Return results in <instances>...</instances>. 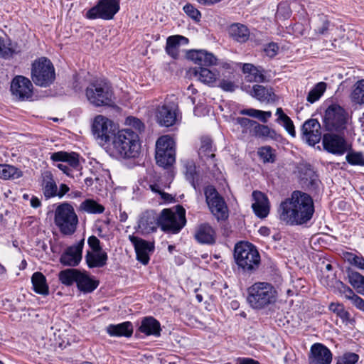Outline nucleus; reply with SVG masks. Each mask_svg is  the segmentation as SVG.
Segmentation results:
<instances>
[{"label":"nucleus","mask_w":364,"mask_h":364,"mask_svg":"<svg viewBox=\"0 0 364 364\" xmlns=\"http://www.w3.org/2000/svg\"><path fill=\"white\" fill-rule=\"evenodd\" d=\"M114 151L123 158L136 157L140 150L139 137L131 129L118 131L112 138Z\"/></svg>","instance_id":"3"},{"label":"nucleus","mask_w":364,"mask_h":364,"mask_svg":"<svg viewBox=\"0 0 364 364\" xmlns=\"http://www.w3.org/2000/svg\"><path fill=\"white\" fill-rule=\"evenodd\" d=\"M346 159L351 165L364 166V156L361 153H349Z\"/></svg>","instance_id":"51"},{"label":"nucleus","mask_w":364,"mask_h":364,"mask_svg":"<svg viewBox=\"0 0 364 364\" xmlns=\"http://www.w3.org/2000/svg\"><path fill=\"white\" fill-rule=\"evenodd\" d=\"M31 77L37 86H50L55 79V68L52 62L46 57L36 59L31 65Z\"/></svg>","instance_id":"7"},{"label":"nucleus","mask_w":364,"mask_h":364,"mask_svg":"<svg viewBox=\"0 0 364 364\" xmlns=\"http://www.w3.org/2000/svg\"><path fill=\"white\" fill-rule=\"evenodd\" d=\"M236 122L238 124H240L242 127L247 129L250 128H252L254 129L255 124H257L256 121L250 119L245 117H237L236 119ZM245 132L247 131L245 130Z\"/></svg>","instance_id":"54"},{"label":"nucleus","mask_w":364,"mask_h":364,"mask_svg":"<svg viewBox=\"0 0 364 364\" xmlns=\"http://www.w3.org/2000/svg\"><path fill=\"white\" fill-rule=\"evenodd\" d=\"M283 127L286 129V131L289 134V135H291L292 137H295L296 131L293 121L291 119H290V121H288V122L284 124Z\"/></svg>","instance_id":"64"},{"label":"nucleus","mask_w":364,"mask_h":364,"mask_svg":"<svg viewBox=\"0 0 364 364\" xmlns=\"http://www.w3.org/2000/svg\"><path fill=\"white\" fill-rule=\"evenodd\" d=\"M204 193L206 203L213 215L218 220L226 219L228 215V208L217 190L213 186H208L205 188Z\"/></svg>","instance_id":"13"},{"label":"nucleus","mask_w":364,"mask_h":364,"mask_svg":"<svg viewBox=\"0 0 364 364\" xmlns=\"http://www.w3.org/2000/svg\"><path fill=\"white\" fill-rule=\"evenodd\" d=\"M344 259L356 268L364 270V257L360 255H355L346 252L343 253Z\"/></svg>","instance_id":"45"},{"label":"nucleus","mask_w":364,"mask_h":364,"mask_svg":"<svg viewBox=\"0 0 364 364\" xmlns=\"http://www.w3.org/2000/svg\"><path fill=\"white\" fill-rule=\"evenodd\" d=\"M218 86L226 92H233L237 87L233 82L227 80H220Z\"/></svg>","instance_id":"58"},{"label":"nucleus","mask_w":364,"mask_h":364,"mask_svg":"<svg viewBox=\"0 0 364 364\" xmlns=\"http://www.w3.org/2000/svg\"><path fill=\"white\" fill-rule=\"evenodd\" d=\"M120 0H99L97 4L85 14L88 19L111 20L120 9Z\"/></svg>","instance_id":"11"},{"label":"nucleus","mask_w":364,"mask_h":364,"mask_svg":"<svg viewBox=\"0 0 364 364\" xmlns=\"http://www.w3.org/2000/svg\"><path fill=\"white\" fill-rule=\"evenodd\" d=\"M330 23L326 16L321 15L318 16V21L316 22L314 31L316 33L320 35L325 34L329 28Z\"/></svg>","instance_id":"50"},{"label":"nucleus","mask_w":364,"mask_h":364,"mask_svg":"<svg viewBox=\"0 0 364 364\" xmlns=\"http://www.w3.org/2000/svg\"><path fill=\"white\" fill-rule=\"evenodd\" d=\"M76 284L80 291L90 293L97 289L99 282L90 278L87 274L80 272Z\"/></svg>","instance_id":"36"},{"label":"nucleus","mask_w":364,"mask_h":364,"mask_svg":"<svg viewBox=\"0 0 364 364\" xmlns=\"http://www.w3.org/2000/svg\"><path fill=\"white\" fill-rule=\"evenodd\" d=\"M329 310L336 314L343 322L347 323L350 319V315L347 311L343 305L339 303H331L329 305Z\"/></svg>","instance_id":"46"},{"label":"nucleus","mask_w":364,"mask_h":364,"mask_svg":"<svg viewBox=\"0 0 364 364\" xmlns=\"http://www.w3.org/2000/svg\"><path fill=\"white\" fill-rule=\"evenodd\" d=\"M108 256L106 252L98 250L96 252H87L85 260L90 268L102 267L107 264Z\"/></svg>","instance_id":"31"},{"label":"nucleus","mask_w":364,"mask_h":364,"mask_svg":"<svg viewBox=\"0 0 364 364\" xmlns=\"http://www.w3.org/2000/svg\"><path fill=\"white\" fill-rule=\"evenodd\" d=\"M194 75L201 82L210 87L216 86V83L219 79V73L216 70H210V69L200 67L194 70Z\"/></svg>","instance_id":"27"},{"label":"nucleus","mask_w":364,"mask_h":364,"mask_svg":"<svg viewBox=\"0 0 364 364\" xmlns=\"http://www.w3.org/2000/svg\"><path fill=\"white\" fill-rule=\"evenodd\" d=\"M257 153L264 163H273L275 161L274 150L269 146L259 148Z\"/></svg>","instance_id":"48"},{"label":"nucleus","mask_w":364,"mask_h":364,"mask_svg":"<svg viewBox=\"0 0 364 364\" xmlns=\"http://www.w3.org/2000/svg\"><path fill=\"white\" fill-rule=\"evenodd\" d=\"M88 102L96 107L112 106L114 104V93L112 87L105 81H96L89 85L85 90Z\"/></svg>","instance_id":"5"},{"label":"nucleus","mask_w":364,"mask_h":364,"mask_svg":"<svg viewBox=\"0 0 364 364\" xmlns=\"http://www.w3.org/2000/svg\"><path fill=\"white\" fill-rule=\"evenodd\" d=\"M250 94L260 102H270L275 100V95L272 90L263 85H254Z\"/></svg>","instance_id":"32"},{"label":"nucleus","mask_w":364,"mask_h":364,"mask_svg":"<svg viewBox=\"0 0 364 364\" xmlns=\"http://www.w3.org/2000/svg\"><path fill=\"white\" fill-rule=\"evenodd\" d=\"M87 243L90 247L92 249V252H96L98 250H102V247L100 246V241L95 236H90L87 240Z\"/></svg>","instance_id":"60"},{"label":"nucleus","mask_w":364,"mask_h":364,"mask_svg":"<svg viewBox=\"0 0 364 364\" xmlns=\"http://www.w3.org/2000/svg\"><path fill=\"white\" fill-rule=\"evenodd\" d=\"M326 89V84L323 82L317 83L309 92L307 101L314 103L318 100Z\"/></svg>","instance_id":"43"},{"label":"nucleus","mask_w":364,"mask_h":364,"mask_svg":"<svg viewBox=\"0 0 364 364\" xmlns=\"http://www.w3.org/2000/svg\"><path fill=\"white\" fill-rule=\"evenodd\" d=\"M80 271L77 269H67L59 272L58 278L60 282L65 286H71L77 283Z\"/></svg>","instance_id":"40"},{"label":"nucleus","mask_w":364,"mask_h":364,"mask_svg":"<svg viewBox=\"0 0 364 364\" xmlns=\"http://www.w3.org/2000/svg\"><path fill=\"white\" fill-rule=\"evenodd\" d=\"M314 213L311 197L299 191H294L291 198L282 202L279 208V219L291 225L309 221Z\"/></svg>","instance_id":"1"},{"label":"nucleus","mask_w":364,"mask_h":364,"mask_svg":"<svg viewBox=\"0 0 364 364\" xmlns=\"http://www.w3.org/2000/svg\"><path fill=\"white\" fill-rule=\"evenodd\" d=\"M159 218V224L164 232L178 233L186 225V210L178 205L175 210L165 208L161 210Z\"/></svg>","instance_id":"8"},{"label":"nucleus","mask_w":364,"mask_h":364,"mask_svg":"<svg viewBox=\"0 0 364 364\" xmlns=\"http://www.w3.org/2000/svg\"><path fill=\"white\" fill-rule=\"evenodd\" d=\"M229 34L235 41L245 43L249 39L250 31L243 24L234 23L229 28Z\"/></svg>","instance_id":"37"},{"label":"nucleus","mask_w":364,"mask_h":364,"mask_svg":"<svg viewBox=\"0 0 364 364\" xmlns=\"http://www.w3.org/2000/svg\"><path fill=\"white\" fill-rule=\"evenodd\" d=\"M126 123L139 131H141L144 129L143 123L139 119L134 117H127L126 119Z\"/></svg>","instance_id":"59"},{"label":"nucleus","mask_w":364,"mask_h":364,"mask_svg":"<svg viewBox=\"0 0 364 364\" xmlns=\"http://www.w3.org/2000/svg\"><path fill=\"white\" fill-rule=\"evenodd\" d=\"M139 331L146 336L159 337L161 335V324L152 316L144 317L139 326Z\"/></svg>","instance_id":"28"},{"label":"nucleus","mask_w":364,"mask_h":364,"mask_svg":"<svg viewBox=\"0 0 364 364\" xmlns=\"http://www.w3.org/2000/svg\"><path fill=\"white\" fill-rule=\"evenodd\" d=\"M346 273L349 284L358 294L364 296V276L351 268H347Z\"/></svg>","instance_id":"35"},{"label":"nucleus","mask_w":364,"mask_h":364,"mask_svg":"<svg viewBox=\"0 0 364 364\" xmlns=\"http://www.w3.org/2000/svg\"><path fill=\"white\" fill-rule=\"evenodd\" d=\"M188 38L182 36H171L166 39V52L173 58H177L178 56V48L181 42L187 43Z\"/></svg>","instance_id":"34"},{"label":"nucleus","mask_w":364,"mask_h":364,"mask_svg":"<svg viewBox=\"0 0 364 364\" xmlns=\"http://www.w3.org/2000/svg\"><path fill=\"white\" fill-rule=\"evenodd\" d=\"M247 81H254L257 82H263L264 80V76L261 72L257 68L255 67V71H253L250 75H247L246 77Z\"/></svg>","instance_id":"57"},{"label":"nucleus","mask_w":364,"mask_h":364,"mask_svg":"<svg viewBox=\"0 0 364 364\" xmlns=\"http://www.w3.org/2000/svg\"><path fill=\"white\" fill-rule=\"evenodd\" d=\"M254 203L252 204L255 215L264 218L267 216L269 212V200L267 197L260 191H254L252 193Z\"/></svg>","instance_id":"22"},{"label":"nucleus","mask_w":364,"mask_h":364,"mask_svg":"<svg viewBox=\"0 0 364 364\" xmlns=\"http://www.w3.org/2000/svg\"><path fill=\"white\" fill-rule=\"evenodd\" d=\"M155 117L161 126L168 127L174 125L178 117L177 105L166 100L164 103L156 107Z\"/></svg>","instance_id":"14"},{"label":"nucleus","mask_w":364,"mask_h":364,"mask_svg":"<svg viewBox=\"0 0 364 364\" xmlns=\"http://www.w3.org/2000/svg\"><path fill=\"white\" fill-rule=\"evenodd\" d=\"M155 157L157 164L164 168L175 162V142L170 136L164 135L158 139Z\"/></svg>","instance_id":"10"},{"label":"nucleus","mask_w":364,"mask_h":364,"mask_svg":"<svg viewBox=\"0 0 364 364\" xmlns=\"http://www.w3.org/2000/svg\"><path fill=\"white\" fill-rule=\"evenodd\" d=\"M240 113L243 115H247V116L255 117V118H257V117H258V115H257L258 114H264L267 116L270 115V111H262V110L255 109L253 108L242 109L240 112Z\"/></svg>","instance_id":"55"},{"label":"nucleus","mask_w":364,"mask_h":364,"mask_svg":"<svg viewBox=\"0 0 364 364\" xmlns=\"http://www.w3.org/2000/svg\"><path fill=\"white\" fill-rule=\"evenodd\" d=\"M184 12L196 21H199L201 17L200 12L192 4H187L183 6Z\"/></svg>","instance_id":"52"},{"label":"nucleus","mask_w":364,"mask_h":364,"mask_svg":"<svg viewBox=\"0 0 364 364\" xmlns=\"http://www.w3.org/2000/svg\"><path fill=\"white\" fill-rule=\"evenodd\" d=\"M31 282L34 291L39 294L46 295L48 294V286L46 283V277L39 272L33 273L31 277Z\"/></svg>","instance_id":"38"},{"label":"nucleus","mask_w":364,"mask_h":364,"mask_svg":"<svg viewBox=\"0 0 364 364\" xmlns=\"http://www.w3.org/2000/svg\"><path fill=\"white\" fill-rule=\"evenodd\" d=\"M54 222L62 234L71 235L77 229L78 217L70 204L63 203L55 208Z\"/></svg>","instance_id":"6"},{"label":"nucleus","mask_w":364,"mask_h":364,"mask_svg":"<svg viewBox=\"0 0 364 364\" xmlns=\"http://www.w3.org/2000/svg\"><path fill=\"white\" fill-rule=\"evenodd\" d=\"M116 126L114 122L103 115H97L92 124V132L97 140L100 143H107L116 134Z\"/></svg>","instance_id":"12"},{"label":"nucleus","mask_w":364,"mask_h":364,"mask_svg":"<svg viewBox=\"0 0 364 364\" xmlns=\"http://www.w3.org/2000/svg\"><path fill=\"white\" fill-rule=\"evenodd\" d=\"M333 354L325 345L316 343L310 348L308 360L309 364H331Z\"/></svg>","instance_id":"20"},{"label":"nucleus","mask_w":364,"mask_h":364,"mask_svg":"<svg viewBox=\"0 0 364 364\" xmlns=\"http://www.w3.org/2000/svg\"><path fill=\"white\" fill-rule=\"evenodd\" d=\"M254 134L257 137L276 139L277 132L267 125L259 124L257 122L253 129Z\"/></svg>","instance_id":"42"},{"label":"nucleus","mask_w":364,"mask_h":364,"mask_svg":"<svg viewBox=\"0 0 364 364\" xmlns=\"http://www.w3.org/2000/svg\"><path fill=\"white\" fill-rule=\"evenodd\" d=\"M129 240L134 247L137 260L144 265L147 264L150 259L149 254L154 250V243L133 235H129Z\"/></svg>","instance_id":"19"},{"label":"nucleus","mask_w":364,"mask_h":364,"mask_svg":"<svg viewBox=\"0 0 364 364\" xmlns=\"http://www.w3.org/2000/svg\"><path fill=\"white\" fill-rule=\"evenodd\" d=\"M79 154L75 152L57 151L50 156V159L54 162L66 163L68 166L74 169L80 167Z\"/></svg>","instance_id":"25"},{"label":"nucleus","mask_w":364,"mask_h":364,"mask_svg":"<svg viewBox=\"0 0 364 364\" xmlns=\"http://www.w3.org/2000/svg\"><path fill=\"white\" fill-rule=\"evenodd\" d=\"M107 332L111 336L130 337L133 333V325L129 321L110 324L107 327Z\"/></svg>","instance_id":"29"},{"label":"nucleus","mask_w":364,"mask_h":364,"mask_svg":"<svg viewBox=\"0 0 364 364\" xmlns=\"http://www.w3.org/2000/svg\"><path fill=\"white\" fill-rule=\"evenodd\" d=\"M42 186L43 194L46 198L57 196V185L50 171H44L42 174Z\"/></svg>","instance_id":"30"},{"label":"nucleus","mask_w":364,"mask_h":364,"mask_svg":"<svg viewBox=\"0 0 364 364\" xmlns=\"http://www.w3.org/2000/svg\"><path fill=\"white\" fill-rule=\"evenodd\" d=\"M350 301L357 309L364 312V299L355 294Z\"/></svg>","instance_id":"63"},{"label":"nucleus","mask_w":364,"mask_h":364,"mask_svg":"<svg viewBox=\"0 0 364 364\" xmlns=\"http://www.w3.org/2000/svg\"><path fill=\"white\" fill-rule=\"evenodd\" d=\"M33 84L23 76L15 77L11 84L12 95L20 101L30 100L33 97Z\"/></svg>","instance_id":"16"},{"label":"nucleus","mask_w":364,"mask_h":364,"mask_svg":"<svg viewBox=\"0 0 364 364\" xmlns=\"http://www.w3.org/2000/svg\"><path fill=\"white\" fill-rule=\"evenodd\" d=\"M359 359L358 354L348 352L336 358V364H355Z\"/></svg>","instance_id":"49"},{"label":"nucleus","mask_w":364,"mask_h":364,"mask_svg":"<svg viewBox=\"0 0 364 364\" xmlns=\"http://www.w3.org/2000/svg\"><path fill=\"white\" fill-rule=\"evenodd\" d=\"M322 144L324 150L336 156H342L350 149V145L343 136L332 133L323 136Z\"/></svg>","instance_id":"15"},{"label":"nucleus","mask_w":364,"mask_h":364,"mask_svg":"<svg viewBox=\"0 0 364 364\" xmlns=\"http://www.w3.org/2000/svg\"><path fill=\"white\" fill-rule=\"evenodd\" d=\"M188 59L200 66H210L216 64L217 58L211 53L205 50H194L188 53Z\"/></svg>","instance_id":"24"},{"label":"nucleus","mask_w":364,"mask_h":364,"mask_svg":"<svg viewBox=\"0 0 364 364\" xmlns=\"http://www.w3.org/2000/svg\"><path fill=\"white\" fill-rule=\"evenodd\" d=\"M15 50L10 40H5L0 37V58L8 59L13 56Z\"/></svg>","instance_id":"47"},{"label":"nucleus","mask_w":364,"mask_h":364,"mask_svg":"<svg viewBox=\"0 0 364 364\" xmlns=\"http://www.w3.org/2000/svg\"><path fill=\"white\" fill-rule=\"evenodd\" d=\"M277 298L276 289L268 282H255L247 289V301L253 309H263L274 304Z\"/></svg>","instance_id":"2"},{"label":"nucleus","mask_w":364,"mask_h":364,"mask_svg":"<svg viewBox=\"0 0 364 364\" xmlns=\"http://www.w3.org/2000/svg\"><path fill=\"white\" fill-rule=\"evenodd\" d=\"M234 258L238 268L249 274L255 271L260 263L257 250L248 242H240L235 245Z\"/></svg>","instance_id":"4"},{"label":"nucleus","mask_w":364,"mask_h":364,"mask_svg":"<svg viewBox=\"0 0 364 364\" xmlns=\"http://www.w3.org/2000/svg\"><path fill=\"white\" fill-rule=\"evenodd\" d=\"M198 156L201 160L207 163L209 166H215L214 158V149L212 140L208 137L201 139V144L198 150Z\"/></svg>","instance_id":"26"},{"label":"nucleus","mask_w":364,"mask_h":364,"mask_svg":"<svg viewBox=\"0 0 364 364\" xmlns=\"http://www.w3.org/2000/svg\"><path fill=\"white\" fill-rule=\"evenodd\" d=\"M149 188L153 191L154 193H159L161 196V198L164 200H168L169 198V195L164 193L163 190L161 189V186L159 184L153 183L149 185Z\"/></svg>","instance_id":"62"},{"label":"nucleus","mask_w":364,"mask_h":364,"mask_svg":"<svg viewBox=\"0 0 364 364\" xmlns=\"http://www.w3.org/2000/svg\"><path fill=\"white\" fill-rule=\"evenodd\" d=\"M23 176V172L21 168L8 164H0V179L14 181Z\"/></svg>","instance_id":"33"},{"label":"nucleus","mask_w":364,"mask_h":364,"mask_svg":"<svg viewBox=\"0 0 364 364\" xmlns=\"http://www.w3.org/2000/svg\"><path fill=\"white\" fill-rule=\"evenodd\" d=\"M264 51L267 56L273 58L278 53L279 46L274 42L269 43L264 47Z\"/></svg>","instance_id":"56"},{"label":"nucleus","mask_w":364,"mask_h":364,"mask_svg":"<svg viewBox=\"0 0 364 364\" xmlns=\"http://www.w3.org/2000/svg\"><path fill=\"white\" fill-rule=\"evenodd\" d=\"M194 237L200 244L213 245L215 242L216 233L209 224L203 223L196 228Z\"/></svg>","instance_id":"23"},{"label":"nucleus","mask_w":364,"mask_h":364,"mask_svg":"<svg viewBox=\"0 0 364 364\" xmlns=\"http://www.w3.org/2000/svg\"><path fill=\"white\" fill-rule=\"evenodd\" d=\"M158 227L159 218L156 212L146 210L139 215L135 229L139 234L145 235L156 232Z\"/></svg>","instance_id":"17"},{"label":"nucleus","mask_w":364,"mask_h":364,"mask_svg":"<svg viewBox=\"0 0 364 364\" xmlns=\"http://www.w3.org/2000/svg\"><path fill=\"white\" fill-rule=\"evenodd\" d=\"M302 139L310 146H314L321 139V128L316 119L306 120L301 127Z\"/></svg>","instance_id":"18"},{"label":"nucleus","mask_w":364,"mask_h":364,"mask_svg":"<svg viewBox=\"0 0 364 364\" xmlns=\"http://www.w3.org/2000/svg\"><path fill=\"white\" fill-rule=\"evenodd\" d=\"M351 100L358 104L364 103V80H358L354 85Z\"/></svg>","instance_id":"44"},{"label":"nucleus","mask_w":364,"mask_h":364,"mask_svg":"<svg viewBox=\"0 0 364 364\" xmlns=\"http://www.w3.org/2000/svg\"><path fill=\"white\" fill-rule=\"evenodd\" d=\"M183 166L185 169L184 173L186 179L195 186V181L198 179V174L196 171V166L193 160H185L183 162Z\"/></svg>","instance_id":"41"},{"label":"nucleus","mask_w":364,"mask_h":364,"mask_svg":"<svg viewBox=\"0 0 364 364\" xmlns=\"http://www.w3.org/2000/svg\"><path fill=\"white\" fill-rule=\"evenodd\" d=\"M347 113L337 104L328 107L323 116V125L327 131L341 132L346 127Z\"/></svg>","instance_id":"9"},{"label":"nucleus","mask_w":364,"mask_h":364,"mask_svg":"<svg viewBox=\"0 0 364 364\" xmlns=\"http://www.w3.org/2000/svg\"><path fill=\"white\" fill-rule=\"evenodd\" d=\"M79 210L88 214H101L105 211V207L96 200L87 198L80 203Z\"/></svg>","instance_id":"39"},{"label":"nucleus","mask_w":364,"mask_h":364,"mask_svg":"<svg viewBox=\"0 0 364 364\" xmlns=\"http://www.w3.org/2000/svg\"><path fill=\"white\" fill-rule=\"evenodd\" d=\"M276 115L278 117L277 122L281 124L282 126L290 121V117L284 113L283 109L281 107H278L276 110Z\"/></svg>","instance_id":"61"},{"label":"nucleus","mask_w":364,"mask_h":364,"mask_svg":"<svg viewBox=\"0 0 364 364\" xmlns=\"http://www.w3.org/2000/svg\"><path fill=\"white\" fill-rule=\"evenodd\" d=\"M83 241L68 247L61 255L60 262L64 266L75 267L82 259Z\"/></svg>","instance_id":"21"},{"label":"nucleus","mask_w":364,"mask_h":364,"mask_svg":"<svg viewBox=\"0 0 364 364\" xmlns=\"http://www.w3.org/2000/svg\"><path fill=\"white\" fill-rule=\"evenodd\" d=\"M337 288L346 299L351 301L355 295L352 289L342 282H338Z\"/></svg>","instance_id":"53"}]
</instances>
